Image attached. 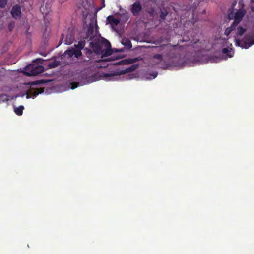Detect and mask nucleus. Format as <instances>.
Returning <instances> with one entry per match:
<instances>
[{
    "label": "nucleus",
    "mask_w": 254,
    "mask_h": 254,
    "mask_svg": "<svg viewBox=\"0 0 254 254\" xmlns=\"http://www.w3.org/2000/svg\"><path fill=\"white\" fill-rule=\"evenodd\" d=\"M12 17L17 19L21 17V7L19 4H15L13 5L10 11Z\"/></svg>",
    "instance_id": "nucleus-6"
},
{
    "label": "nucleus",
    "mask_w": 254,
    "mask_h": 254,
    "mask_svg": "<svg viewBox=\"0 0 254 254\" xmlns=\"http://www.w3.org/2000/svg\"><path fill=\"white\" fill-rule=\"evenodd\" d=\"M148 14H149L150 17H155L156 16V13L155 12L154 9L153 8H151L148 11Z\"/></svg>",
    "instance_id": "nucleus-26"
},
{
    "label": "nucleus",
    "mask_w": 254,
    "mask_h": 254,
    "mask_svg": "<svg viewBox=\"0 0 254 254\" xmlns=\"http://www.w3.org/2000/svg\"><path fill=\"white\" fill-rule=\"evenodd\" d=\"M37 60H41L40 59H37Z\"/></svg>",
    "instance_id": "nucleus-39"
},
{
    "label": "nucleus",
    "mask_w": 254,
    "mask_h": 254,
    "mask_svg": "<svg viewBox=\"0 0 254 254\" xmlns=\"http://www.w3.org/2000/svg\"><path fill=\"white\" fill-rule=\"evenodd\" d=\"M5 96H6L5 95H2L1 96V97H3Z\"/></svg>",
    "instance_id": "nucleus-35"
},
{
    "label": "nucleus",
    "mask_w": 254,
    "mask_h": 254,
    "mask_svg": "<svg viewBox=\"0 0 254 254\" xmlns=\"http://www.w3.org/2000/svg\"><path fill=\"white\" fill-rule=\"evenodd\" d=\"M85 45V40H84L79 41L78 42V44L77 45H74V46L76 48L81 50L84 48Z\"/></svg>",
    "instance_id": "nucleus-18"
},
{
    "label": "nucleus",
    "mask_w": 254,
    "mask_h": 254,
    "mask_svg": "<svg viewBox=\"0 0 254 254\" xmlns=\"http://www.w3.org/2000/svg\"><path fill=\"white\" fill-rule=\"evenodd\" d=\"M239 23V22H238L237 21L236 22V21L234 20L233 22L232 23V24L229 27H232V30H234Z\"/></svg>",
    "instance_id": "nucleus-29"
},
{
    "label": "nucleus",
    "mask_w": 254,
    "mask_h": 254,
    "mask_svg": "<svg viewBox=\"0 0 254 254\" xmlns=\"http://www.w3.org/2000/svg\"><path fill=\"white\" fill-rule=\"evenodd\" d=\"M251 2L254 4V0H251Z\"/></svg>",
    "instance_id": "nucleus-34"
},
{
    "label": "nucleus",
    "mask_w": 254,
    "mask_h": 254,
    "mask_svg": "<svg viewBox=\"0 0 254 254\" xmlns=\"http://www.w3.org/2000/svg\"><path fill=\"white\" fill-rule=\"evenodd\" d=\"M245 14L246 11L244 9H239L235 14L234 20L236 22L237 21L240 22L242 20Z\"/></svg>",
    "instance_id": "nucleus-10"
},
{
    "label": "nucleus",
    "mask_w": 254,
    "mask_h": 254,
    "mask_svg": "<svg viewBox=\"0 0 254 254\" xmlns=\"http://www.w3.org/2000/svg\"><path fill=\"white\" fill-rule=\"evenodd\" d=\"M254 41V36L252 34H246L244 38L240 40L236 39V44L245 48H248L253 45L251 44Z\"/></svg>",
    "instance_id": "nucleus-4"
},
{
    "label": "nucleus",
    "mask_w": 254,
    "mask_h": 254,
    "mask_svg": "<svg viewBox=\"0 0 254 254\" xmlns=\"http://www.w3.org/2000/svg\"><path fill=\"white\" fill-rule=\"evenodd\" d=\"M76 87H77V86H76V87H72V89H74L75 88H76Z\"/></svg>",
    "instance_id": "nucleus-36"
},
{
    "label": "nucleus",
    "mask_w": 254,
    "mask_h": 254,
    "mask_svg": "<svg viewBox=\"0 0 254 254\" xmlns=\"http://www.w3.org/2000/svg\"><path fill=\"white\" fill-rule=\"evenodd\" d=\"M8 0H0V7L4 8L6 7Z\"/></svg>",
    "instance_id": "nucleus-24"
},
{
    "label": "nucleus",
    "mask_w": 254,
    "mask_h": 254,
    "mask_svg": "<svg viewBox=\"0 0 254 254\" xmlns=\"http://www.w3.org/2000/svg\"><path fill=\"white\" fill-rule=\"evenodd\" d=\"M222 53L226 55V57L225 58V59L228 57L231 58L233 56V54L231 53V51L227 48H223L222 49Z\"/></svg>",
    "instance_id": "nucleus-14"
},
{
    "label": "nucleus",
    "mask_w": 254,
    "mask_h": 254,
    "mask_svg": "<svg viewBox=\"0 0 254 254\" xmlns=\"http://www.w3.org/2000/svg\"><path fill=\"white\" fill-rule=\"evenodd\" d=\"M85 53L88 58H91L93 56V52L91 49L85 48L84 49Z\"/></svg>",
    "instance_id": "nucleus-21"
},
{
    "label": "nucleus",
    "mask_w": 254,
    "mask_h": 254,
    "mask_svg": "<svg viewBox=\"0 0 254 254\" xmlns=\"http://www.w3.org/2000/svg\"><path fill=\"white\" fill-rule=\"evenodd\" d=\"M44 69L42 65L30 64L26 67L25 74L28 76H36L43 72Z\"/></svg>",
    "instance_id": "nucleus-3"
},
{
    "label": "nucleus",
    "mask_w": 254,
    "mask_h": 254,
    "mask_svg": "<svg viewBox=\"0 0 254 254\" xmlns=\"http://www.w3.org/2000/svg\"><path fill=\"white\" fill-rule=\"evenodd\" d=\"M108 65L107 64V65H105V66H104V67H106V66H108Z\"/></svg>",
    "instance_id": "nucleus-38"
},
{
    "label": "nucleus",
    "mask_w": 254,
    "mask_h": 254,
    "mask_svg": "<svg viewBox=\"0 0 254 254\" xmlns=\"http://www.w3.org/2000/svg\"><path fill=\"white\" fill-rule=\"evenodd\" d=\"M232 27H228L225 30L224 34L225 35H229L231 32L232 31Z\"/></svg>",
    "instance_id": "nucleus-27"
},
{
    "label": "nucleus",
    "mask_w": 254,
    "mask_h": 254,
    "mask_svg": "<svg viewBox=\"0 0 254 254\" xmlns=\"http://www.w3.org/2000/svg\"><path fill=\"white\" fill-rule=\"evenodd\" d=\"M64 34H62L61 35V38H60V41H59V45L61 44V43H62V40H63V39H64Z\"/></svg>",
    "instance_id": "nucleus-30"
},
{
    "label": "nucleus",
    "mask_w": 254,
    "mask_h": 254,
    "mask_svg": "<svg viewBox=\"0 0 254 254\" xmlns=\"http://www.w3.org/2000/svg\"><path fill=\"white\" fill-rule=\"evenodd\" d=\"M199 41V39H196V40L193 39L191 41V43L193 44H196L197 43H198Z\"/></svg>",
    "instance_id": "nucleus-31"
},
{
    "label": "nucleus",
    "mask_w": 254,
    "mask_h": 254,
    "mask_svg": "<svg viewBox=\"0 0 254 254\" xmlns=\"http://www.w3.org/2000/svg\"><path fill=\"white\" fill-rule=\"evenodd\" d=\"M43 91H44V90L42 88H38V89L34 90L33 91H30L31 96V97L32 96L36 97L39 94L43 93Z\"/></svg>",
    "instance_id": "nucleus-17"
},
{
    "label": "nucleus",
    "mask_w": 254,
    "mask_h": 254,
    "mask_svg": "<svg viewBox=\"0 0 254 254\" xmlns=\"http://www.w3.org/2000/svg\"><path fill=\"white\" fill-rule=\"evenodd\" d=\"M107 20L111 25L114 26H117L120 23V20L117 18H115L113 15L108 16Z\"/></svg>",
    "instance_id": "nucleus-11"
},
{
    "label": "nucleus",
    "mask_w": 254,
    "mask_h": 254,
    "mask_svg": "<svg viewBox=\"0 0 254 254\" xmlns=\"http://www.w3.org/2000/svg\"><path fill=\"white\" fill-rule=\"evenodd\" d=\"M24 109V106L22 105H20L18 107H16L14 108V112L16 115L18 116H21L23 114V111Z\"/></svg>",
    "instance_id": "nucleus-16"
},
{
    "label": "nucleus",
    "mask_w": 254,
    "mask_h": 254,
    "mask_svg": "<svg viewBox=\"0 0 254 254\" xmlns=\"http://www.w3.org/2000/svg\"><path fill=\"white\" fill-rule=\"evenodd\" d=\"M60 64V62L57 61H54L51 63H50L48 64V67L49 68H53L57 67Z\"/></svg>",
    "instance_id": "nucleus-19"
},
{
    "label": "nucleus",
    "mask_w": 254,
    "mask_h": 254,
    "mask_svg": "<svg viewBox=\"0 0 254 254\" xmlns=\"http://www.w3.org/2000/svg\"><path fill=\"white\" fill-rule=\"evenodd\" d=\"M89 45L94 53L101 55L102 57L108 56L112 54L110 43L102 37L93 39V42H90Z\"/></svg>",
    "instance_id": "nucleus-1"
},
{
    "label": "nucleus",
    "mask_w": 254,
    "mask_h": 254,
    "mask_svg": "<svg viewBox=\"0 0 254 254\" xmlns=\"http://www.w3.org/2000/svg\"><path fill=\"white\" fill-rule=\"evenodd\" d=\"M246 31V29L243 28L241 26H239L237 28V34L238 35L242 36L244 34Z\"/></svg>",
    "instance_id": "nucleus-22"
},
{
    "label": "nucleus",
    "mask_w": 254,
    "mask_h": 254,
    "mask_svg": "<svg viewBox=\"0 0 254 254\" xmlns=\"http://www.w3.org/2000/svg\"><path fill=\"white\" fill-rule=\"evenodd\" d=\"M73 52H74V56L76 58H78L82 55V52L81 51V49H78L77 50H75L74 49Z\"/></svg>",
    "instance_id": "nucleus-23"
},
{
    "label": "nucleus",
    "mask_w": 254,
    "mask_h": 254,
    "mask_svg": "<svg viewBox=\"0 0 254 254\" xmlns=\"http://www.w3.org/2000/svg\"><path fill=\"white\" fill-rule=\"evenodd\" d=\"M74 49H71L65 51L64 53V55L67 56L68 58H71L74 55Z\"/></svg>",
    "instance_id": "nucleus-20"
},
{
    "label": "nucleus",
    "mask_w": 254,
    "mask_h": 254,
    "mask_svg": "<svg viewBox=\"0 0 254 254\" xmlns=\"http://www.w3.org/2000/svg\"><path fill=\"white\" fill-rule=\"evenodd\" d=\"M139 60L138 58H130L122 60L118 62H115L113 63V65H127L135 63Z\"/></svg>",
    "instance_id": "nucleus-8"
},
{
    "label": "nucleus",
    "mask_w": 254,
    "mask_h": 254,
    "mask_svg": "<svg viewBox=\"0 0 254 254\" xmlns=\"http://www.w3.org/2000/svg\"><path fill=\"white\" fill-rule=\"evenodd\" d=\"M95 26H96L97 27H98V26H97V23H96V24H95Z\"/></svg>",
    "instance_id": "nucleus-37"
},
{
    "label": "nucleus",
    "mask_w": 254,
    "mask_h": 254,
    "mask_svg": "<svg viewBox=\"0 0 254 254\" xmlns=\"http://www.w3.org/2000/svg\"><path fill=\"white\" fill-rule=\"evenodd\" d=\"M160 50H165L167 53L166 56L169 58H174L176 57V51L174 49H168L167 45H163L160 47Z\"/></svg>",
    "instance_id": "nucleus-9"
},
{
    "label": "nucleus",
    "mask_w": 254,
    "mask_h": 254,
    "mask_svg": "<svg viewBox=\"0 0 254 254\" xmlns=\"http://www.w3.org/2000/svg\"><path fill=\"white\" fill-rule=\"evenodd\" d=\"M96 33L97 31L95 33H94V24L90 23L86 32L84 39H86L88 41L93 42V39L99 37V36H97Z\"/></svg>",
    "instance_id": "nucleus-5"
},
{
    "label": "nucleus",
    "mask_w": 254,
    "mask_h": 254,
    "mask_svg": "<svg viewBox=\"0 0 254 254\" xmlns=\"http://www.w3.org/2000/svg\"><path fill=\"white\" fill-rule=\"evenodd\" d=\"M154 58L160 61H161L162 60V55L161 54H155L153 56Z\"/></svg>",
    "instance_id": "nucleus-28"
},
{
    "label": "nucleus",
    "mask_w": 254,
    "mask_h": 254,
    "mask_svg": "<svg viewBox=\"0 0 254 254\" xmlns=\"http://www.w3.org/2000/svg\"><path fill=\"white\" fill-rule=\"evenodd\" d=\"M138 67V64H134L125 69L117 70L112 73H106L104 75V77L106 78H110V79H109V80H115V76L134 71L137 69Z\"/></svg>",
    "instance_id": "nucleus-2"
},
{
    "label": "nucleus",
    "mask_w": 254,
    "mask_h": 254,
    "mask_svg": "<svg viewBox=\"0 0 254 254\" xmlns=\"http://www.w3.org/2000/svg\"><path fill=\"white\" fill-rule=\"evenodd\" d=\"M122 43L128 48H131L132 47L131 42L127 38H123L122 41Z\"/></svg>",
    "instance_id": "nucleus-15"
},
{
    "label": "nucleus",
    "mask_w": 254,
    "mask_h": 254,
    "mask_svg": "<svg viewBox=\"0 0 254 254\" xmlns=\"http://www.w3.org/2000/svg\"><path fill=\"white\" fill-rule=\"evenodd\" d=\"M142 7L139 1H136L130 6V11L133 16H138L141 10Z\"/></svg>",
    "instance_id": "nucleus-7"
},
{
    "label": "nucleus",
    "mask_w": 254,
    "mask_h": 254,
    "mask_svg": "<svg viewBox=\"0 0 254 254\" xmlns=\"http://www.w3.org/2000/svg\"><path fill=\"white\" fill-rule=\"evenodd\" d=\"M74 35L71 33H69L66 35L65 39L64 41V42L66 45H70L74 42Z\"/></svg>",
    "instance_id": "nucleus-12"
},
{
    "label": "nucleus",
    "mask_w": 254,
    "mask_h": 254,
    "mask_svg": "<svg viewBox=\"0 0 254 254\" xmlns=\"http://www.w3.org/2000/svg\"><path fill=\"white\" fill-rule=\"evenodd\" d=\"M113 60L111 58H106L103 60L104 62H109L112 61Z\"/></svg>",
    "instance_id": "nucleus-32"
},
{
    "label": "nucleus",
    "mask_w": 254,
    "mask_h": 254,
    "mask_svg": "<svg viewBox=\"0 0 254 254\" xmlns=\"http://www.w3.org/2000/svg\"><path fill=\"white\" fill-rule=\"evenodd\" d=\"M15 22L12 21L9 22L8 25V29L9 31H12L15 27Z\"/></svg>",
    "instance_id": "nucleus-25"
},
{
    "label": "nucleus",
    "mask_w": 254,
    "mask_h": 254,
    "mask_svg": "<svg viewBox=\"0 0 254 254\" xmlns=\"http://www.w3.org/2000/svg\"><path fill=\"white\" fill-rule=\"evenodd\" d=\"M251 10H252V11L253 12H254V6H252V7H251Z\"/></svg>",
    "instance_id": "nucleus-33"
},
{
    "label": "nucleus",
    "mask_w": 254,
    "mask_h": 254,
    "mask_svg": "<svg viewBox=\"0 0 254 254\" xmlns=\"http://www.w3.org/2000/svg\"><path fill=\"white\" fill-rule=\"evenodd\" d=\"M159 13L160 19L162 20H164L166 19V16L168 15V12L167 10L165 8H160Z\"/></svg>",
    "instance_id": "nucleus-13"
}]
</instances>
